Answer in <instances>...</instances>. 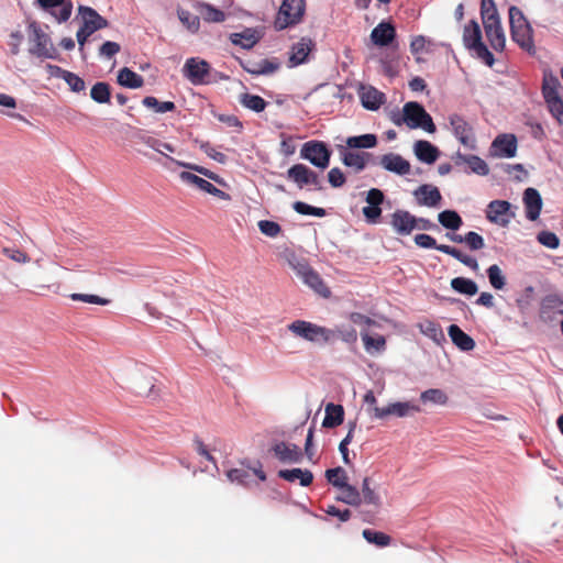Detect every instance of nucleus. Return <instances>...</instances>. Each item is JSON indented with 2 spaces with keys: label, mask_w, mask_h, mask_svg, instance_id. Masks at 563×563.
Masks as SVG:
<instances>
[{
  "label": "nucleus",
  "mask_w": 563,
  "mask_h": 563,
  "mask_svg": "<svg viewBox=\"0 0 563 563\" xmlns=\"http://www.w3.org/2000/svg\"><path fill=\"white\" fill-rule=\"evenodd\" d=\"M550 112L552 115L563 124V99L561 97H556L549 100H545Z\"/></svg>",
  "instance_id": "63"
},
{
  "label": "nucleus",
  "mask_w": 563,
  "mask_h": 563,
  "mask_svg": "<svg viewBox=\"0 0 563 563\" xmlns=\"http://www.w3.org/2000/svg\"><path fill=\"white\" fill-rule=\"evenodd\" d=\"M258 229L264 235L269 238H276L282 231V228L277 222L269 220H261L258 222Z\"/></svg>",
  "instance_id": "64"
},
{
  "label": "nucleus",
  "mask_w": 563,
  "mask_h": 563,
  "mask_svg": "<svg viewBox=\"0 0 563 563\" xmlns=\"http://www.w3.org/2000/svg\"><path fill=\"white\" fill-rule=\"evenodd\" d=\"M463 43L475 57L483 60L487 66L492 67L494 65V55L484 44L481 26L475 20H471L465 24L463 30Z\"/></svg>",
  "instance_id": "3"
},
{
  "label": "nucleus",
  "mask_w": 563,
  "mask_h": 563,
  "mask_svg": "<svg viewBox=\"0 0 563 563\" xmlns=\"http://www.w3.org/2000/svg\"><path fill=\"white\" fill-rule=\"evenodd\" d=\"M180 179L187 184L194 185L200 190L208 192L211 187V183L189 172H181L179 175Z\"/></svg>",
  "instance_id": "55"
},
{
  "label": "nucleus",
  "mask_w": 563,
  "mask_h": 563,
  "mask_svg": "<svg viewBox=\"0 0 563 563\" xmlns=\"http://www.w3.org/2000/svg\"><path fill=\"white\" fill-rule=\"evenodd\" d=\"M362 534H363V538L368 543H373L380 548L388 547L391 542V538L388 534L380 532V531H376V530H372V529H364Z\"/></svg>",
  "instance_id": "51"
},
{
  "label": "nucleus",
  "mask_w": 563,
  "mask_h": 563,
  "mask_svg": "<svg viewBox=\"0 0 563 563\" xmlns=\"http://www.w3.org/2000/svg\"><path fill=\"white\" fill-rule=\"evenodd\" d=\"M523 203L526 208V217L530 221H536L542 209V198L534 188H527L523 192Z\"/></svg>",
  "instance_id": "24"
},
{
  "label": "nucleus",
  "mask_w": 563,
  "mask_h": 563,
  "mask_svg": "<svg viewBox=\"0 0 563 563\" xmlns=\"http://www.w3.org/2000/svg\"><path fill=\"white\" fill-rule=\"evenodd\" d=\"M278 477H280L289 483H294L298 479L299 484L303 487L311 485V483L313 481L312 472L309 470H301V468L280 470L278 472Z\"/></svg>",
  "instance_id": "33"
},
{
  "label": "nucleus",
  "mask_w": 563,
  "mask_h": 563,
  "mask_svg": "<svg viewBox=\"0 0 563 563\" xmlns=\"http://www.w3.org/2000/svg\"><path fill=\"white\" fill-rule=\"evenodd\" d=\"M345 143L349 148H373L377 145V137L375 134L350 136Z\"/></svg>",
  "instance_id": "41"
},
{
  "label": "nucleus",
  "mask_w": 563,
  "mask_h": 563,
  "mask_svg": "<svg viewBox=\"0 0 563 563\" xmlns=\"http://www.w3.org/2000/svg\"><path fill=\"white\" fill-rule=\"evenodd\" d=\"M253 475L257 476L261 481L266 479V474L262 470V464L257 462V466L253 468H231L227 472V476L231 482H235L241 485H247L249 479L251 478V472Z\"/></svg>",
  "instance_id": "29"
},
{
  "label": "nucleus",
  "mask_w": 563,
  "mask_h": 563,
  "mask_svg": "<svg viewBox=\"0 0 563 563\" xmlns=\"http://www.w3.org/2000/svg\"><path fill=\"white\" fill-rule=\"evenodd\" d=\"M29 30L31 31V46L29 48L30 54L38 58L55 59L58 53L54 47L49 35L45 33L36 22L30 23Z\"/></svg>",
  "instance_id": "6"
},
{
  "label": "nucleus",
  "mask_w": 563,
  "mask_h": 563,
  "mask_svg": "<svg viewBox=\"0 0 563 563\" xmlns=\"http://www.w3.org/2000/svg\"><path fill=\"white\" fill-rule=\"evenodd\" d=\"M142 103L146 108L153 109L157 113L170 112L176 109L173 101H159L155 97L147 96L142 100Z\"/></svg>",
  "instance_id": "50"
},
{
  "label": "nucleus",
  "mask_w": 563,
  "mask_h": 563,
  "mask_svg": "<svg viewBox=\"0 0 563 563\" xmlns=\"http://www.w3.org/2000/svg\"><path fill=\"white\" fill-rule=\"evenodd\" d=\"M38 5L46 11H51V13L56 18V20L60 22H66L73 11L71 1L66 0H36Z\"/></svg>",
  "instance_id": "21"
},
{
  "label": "nucleus",
  "mask_w": 563,
  "mask_h": 563,
  "mask_svg": "<svg viewBox=\"0 0 563 563\" xmlns=\"http://www.w3.org/2000/svg\"><path fill=\"white\" fill-rule=\"evenodd\" d=\"M48 67L52 70H55L59 75V77L63 78L68 84V86L70 87V89L74 92H80V91L85 90L86 85H85L84 79H81L76 74L65 70V69H62L58 66L49 65Z\"/></svg>",
  "instance_id": "39"
},
{
  "label": "nucleus",
  "mask_w": 563,
  "mask_h": 563,
  "mask_svg": "<svg viewBox=\"0 0 563 563\" xmlns=\"http://www.w3.org/2000/svg\"><path fill=\"white\" fill-rule=\"evenodd\" d=\"M314 48V42L309 37H302L292 45L289 62L291 66L305 63L310 52Z\"/></svg>",
  "instance_id": "26"
},
{
  "label": "nucleus",
  "mask_w": 563,
  "mask_h": 563,
  "mask_svg": "<svg viewBox=\"0 0 563 563\" xmlns=\"http://www.w3.org/2000/svg\"><path fill=\"white\" fill-rule=\"evenodd\" d=\"M296 272L301 280L318 295L323 298H329L331 296V290L325 285L321 276L310 266L307 264H298V266H296Z\"/></svg>",
  "instance_id": "11"
},
{
  "label": "nucleus",
  "mask_w": 563,
  "mask_h": 563,
  "mask_svg": "<svg viewBox=\"0 0 563 563\" xmlns=\"http://www.w3.org/2000/svg\"><path fill=\"white\" fill-rule=\"evenodd\" d=\"M390 224L400 235H409L416 229V217L409 211L397 209L390 216Z\"/></svg>",
  "instance_id": "20"
},
{
  "label": "nucleus",
  "mask_w": 563,
  "mask_h": 563,
  "mask_svg": "<svg viewBox=\"0 0 563 563\" xmlns=\"http://www.w3.org/2000/svg\"><path fill=\"white\" fill-rule=\"evenodd\" d=\"M422 334L430 338L435 343H441L445 340L441 325L432 320L424 319L417 324Z\"/></svg>",
  "instance_id": "36"
},
{
  "label": "nucleus",
  "mask_w": 563,
  "mask_h": 563,
  "mask_svg": "<svg viewBox=\"0 0 563 563\" xmlns=\"http://www.w3.org/2000/svg\"><path fill=\"white\" fill-rule=\"evenodd\" d=\"M371 479L365 477L362 483V501L367 505L378 507L380 505V498L378 494L371 487Z\"/></svg>",
  "instance_id": "52"
},
{
  "label": "nucleus",
  "mask_w": 563,
  "mask_h": 563,
  "mask_svg": "<svg viewBox=\"0 0 563 563\" xmlns=\"http://www.w3.org/2000/svg\"><path fill=\"white\" fill-rule=\"evenodd\" d=\"M420 206L437 207L441 199V192L438 187L432 185H421L413 192Z\"/></svg>",
  "instance_id": "25"
},
{
  "label": "nucleus",
  "mask_w": 563,
  "mask_h": 563,
  "mask_svg": "<svg viewBox=\"0 0 563 563\" xmlns=\"http://www.w3.org/2000/svg\"><path fill=\"white\" fill-rule=\"evenodd\" d=\"M396 37V30L389 22H380L371 33V40L378 46L389 45Z\"/></svg>",
  "instance_id": "28"
},
{
  "label": "nucleus",
  "mask_w": 563,
  "mask_h": 563,
  "mask_svg": "<svg viewBox=\"0 0 563 563\" xmlns=\"http://www.w3.org/2000/svg\"><path fill=\"white\" fill-rule=\"evenodd\" d=\"M509 24L512 41L518 44L522 51L533 56L537 52L533 40V29L523 12L516 5L509 8Z\"/></svg>",
  "instance_id": "1"
},
{
  "label": "nucleus",
  "mask_w": 563,
  "mask_h": 563,
  "mask_svg": "<svg viewBox=\"0 0 563 563\" xmlns=\"http://www.w3.org/2000/svg\"><path fill=\"white\" fill-rule=\"evenodd\" d=\"M560 81L552 74H544L543 82H542V95L544 100H549L556 97H560L559 93Z\"/></svg>",
  "instance_id": "45"
},
{
  "label": "nucleus",
  "mask_w": 563,
  "mask_h": 563,
  "mask_svg": "<svg viewBox=\"0 0 563 563\" xmlns=\"http://www.w3.org/2000/svg\"><path fill=\"white\" fill-rule=\"evenodd\" d=\"M434 43L432 40L426 37L424 35L413 36L410 42V52L413 55H418L421 53H431Z\"/></svg>",
  "instance_id": "49"
},
{
  "label": "nucleus",
  "mask_w": 563,
  "mask_h": 563,
  "mask_svg": "<svg viewBox=\"0 0 563 563\" xmlns=\"http://www.w3.org/2000/svg\"><path fill=\"white\" fill-rule=\"evenodd\" d=\"M239 64L245 71L255 76L274 74L280 67V64L275 58L261 60L239 58Z\"/></svg>",
  "instance_id": "19"
},
{
  "label": "nucleus",
  "mask_w": 563,
  "mask_h": 563,
  "mask_svg": "<svg viewBox=\"0 0 563 563\" xmlns=\"http://www.w3.org/2000/svg\"><path fill=\"white\" fill-rule=\"evenodd\" d=\"M287 328L296 336L312 343H329L338 336L334 330L305 320H296Z\"/></svg>",
  "instance_id": "4"
},
{
  "label": "nucleus",
  "mask_w": 563,
  "mask_h": 563,
  "mask_svg": "<svg viewBox=\"0 0 563 563\" xmlns=\"http://www.w3.org/2000/svg\"><path fill=\"white\" fill-rule=\"evenodd\" d=\"M464 243L471 251H478L485 246L484 239L481 234L474 231L467 232L463 236Z\"/></svg>",
  "instance_id": "62"
},
{
  "label": "nucleus",
  "mask_w": 563,
  "mask_h": 563,
  "mask_svg": "<svg viewBox=\"0 0 563 563\" xmlns=\"http://www.w3.org/2000/svg\"><path fill=\"white\" fill-rule=\"evenodd\" d=\"M490 152L496 157H514L517 152L516 136L514 134H500L496 136L492 143Z\"/></svg>",
  "instance_id": "18"
},
{
  "label": "nucleus",
  "mask_w": 563,
  "mask_h": 563,
  "mask_svg": "<svg viewBox=\"0 0 563 563\" xmlns=\"http://www.w3.org/2000/svg\"><path fill=\"white\" fill-rule=\"evenodd\" d=\"M306 11V0H284L274 22L276 30L298 24Z\"/></svg>",
  "instance_id": "7"
},
{
  "label": "nucleus",
  "mask_w": 563,
  "mask_h": 563,
  "mask_svg": "<svg viewBox=\"0 0 563 563\" xmlns=\"http://www.w3.org/2000/svg\"><path fill=\"white\" fill-rule=\"evenodd\" d=\"M361 336H362V340H363V343H364V346H365L366 351H368V352H372V351L379 352V351H383L385 349L386 340H385V338L383 335L372 336L367 332H362Z\"/></svg>",
  "instance_id": "54"
},
{
  "label": "nucleus",
  "mask_w": 563,
  "mask_h": 563,
  "mask_svg": "<svg viewBox=\"0 0 563 563\" xmlns=\"http://www.w3.org/2000/svg\"><path fill=\"white\" fill-rule=\"evenodd\" d=\"M1 252L11 261L20 264H26L31 261V257L27 255V253L20 249L4 246L2 247Z\"/></svg>",
  "instance_id": "61"
},
{
  "label": "nucleus",
  "mask_w": 563,
  "mask_h": 563,
  "mask_svg": "<svg viewBox=\"0 0 563 563\" xmlns=\"http://www.w3.org/2000/svg\"><path fill=\"white\" fill-rule=\"evenodd\" d=\"M154 389H155V385L153 383V377H144L135 383V391L140 396H144V397L156 396L157 393Z\"/></svg>",
  "instance_id": "59"
},
{
  "label": "nucleus",
  "mask_w": 563,
  "mask_h": 563,
  "mask_svg": "<svg viewBox=\"0 0 563 563\" xmlns=\"http://www.w3.org/2000/svg\"><path fill=\"white\" fill-rule=\"evenodd\" d=\"M449 121L455 137L463 145L473 148L474 135L472 125L459 114H451Z\"/></svg>",
  "instance_id": "13"
},
{
  "label": "nucleus",
  "mask_w": 563,
  "mask_h": 563,
  "mask_svg": "<svg viewBox=\"0 0 563 563\" xmlns=\"http://www.w3.org/2000/svg\"><path fill=\"white\" fill-rule=\"evenodd\" d=\"M379 164L384 169L401 176L409 174L411 169L410 163L396 153L383 155L379 159Z\"/></svg>",
  "instance_id": "22"
},
{
  "label": "nucleus",
  "mask_w": 563,
  "mask_h": 563,
  "mask_svg": "<svg viewBox=\"0 0 563 563\" xmlns=\"http://www.w3.org/2000/svg\"><path fill=\"white\" fill-rule=\"evenodd\" d=\"M342 155V162L345 166L353 168L356 173L362 172L371 157L369 153L366 152H352L344 147H340Z\"/></svg>",
  "instance_id": "27"
},
{
  "label": "nucleus",
  "mask_w": 563,
  "mask_h": 563,
  "mask_svg": "<svg viewBox=\"0 0 563 563\" xmlns=\"http://www.w3.org/2000/svg\"><path fill=\"white\" fill-rule=\"evenodd\" d=\"M405 118L407 126L410 129H423L429 133L435 132V125L432 121L431 115L424 110V108L416 102L409 101L404 106Z\"/></svg>",
  "instance_id": "8"
},
{
  "label": "nucleus",
  "mask_w": 563,
  "mask_h": 563,
  "mask_svg": "<svg viewBox=\"0 0 563 563\" xmlns=\"http://www.w3.org/2000/svg\"><path fill=\"white\" fill-rule=\"evenodd\" d=\"M487 219L501 227H507L515 217L511 211V203L506 200H493L489 202L486 212Z\"/></svg>",
  "instance_id": "12"
},
{
  "label": "nucleus",
  "mask_w": 563,
  "mask_h": 563,
  "mask_svg": "<svg viewBox=\"0 0 563 563\" xmlns=\"http://www.w3.org/2000/svg\"><path fill=\"white\" fill-rule=\"evenodd\" d=\"M420 400L423 402V404H427V402H432L434 405H441V406H444L446 405L448 400H449V397L448 395L441 390V389H438V388H430V389H427L424 391H422L420 394Z\"/></svg>",
  "instance_id": "47"
},
{
  "label": "nucleus",
  "mask_w": 563,
  "mask_h": 563,
  "mask_svg": "<svg viewBox=\"0 0 563 563\" xmlns=\"http://www.w3.org/2000/svg\"><path fill=\"white\" fill-rule=\"evenodd\" d=\"M451 287L463 295L474 296L478 291L476 283L465 277H455L451 280Z\"/></svg>",
  "instance_id": "42"
},
{
  "label": "nucleus",
  "mask_w": 563,
  "mask_h": 563,
  "mask_svg": "<svg viewBox=\"0 0 563 563\" xmlns=\"http://www.w3.org/2000/svg\"><path fill=\"white\" fill-rule=\"evenodd\" d=\"M110 85L103 81L96 82L90 90V97L98 103L110 102Z\"/></svg>",
  "instance_id": "48"
},
{
  "label": "nucleus",
  "mask_w": 563,
  "mask_h": 563,
  "mask_svg": "<svg viewBox=\"0 0 563 563\" xmlns=\"http://www.w3.org/2000/svg\"><path fill=\"white\" fill-rule=\"evenodd\" d=\"M420 407L416 406L409 401L405 402H394L388 405L387 407H377L373 408L375 418L384 419L387 416L394 415L397 417H406L413 412H420Z\"/></svg>",
  "instance_id": "17"
},
{
  "label": "nucleus",
  "mask_w": 563,
  "mask_h": 563,
  "mask_svg": "<svg viewBox=\"0 0 563 563\" xmlns=\"http://www.w3.org/2000/svg\"><path fill=\"white\" fill-rule=\"evenodd\" d=\"M438 220L445 229L459 230L463 224L462 218L454 210H444L439 213Z\"/></svg>",
  "instance_id": "44"
},
{
  "label": "nucleus",
  "mask_w": 563,
  "mask_h": 563,
  "mask_svg": "<svg viewBox=\"0 0 563 563\" xmlns=\"http://www.w3.org/2000/svg\"><path fill=\"white\" fill-rule=\"evenodd\" d=\"M300 156L313 166L325 169L330 164L331 151L322 141H309L302 145Z\"/></svg>",
  "instance_id": "10"
},
{
  "label": "nucleus",
  "mask_w": 563,
  "mask_h": 563,
  "mask_svg": "<svg viewBox=\"0 0 563 563\" xmlns=\"http://www.w3.org/2000/svg\"><path fill=\"white\" fill-rule=\"evenodd\" d=\"M287 178L294 181L299 189L322 190L323 184L320 176L303 164H295L287 170Z\"/></svg>",
  "instance_id": "9"
},
{
  "label": "nucleus",
  "mask_w": 563,
  "mask_h": 563,
  "mask_svg": "<svg viewBox=\"0 0 563 563\" xmlns=\"http://www.w3.org/2000/svg\"><path fill=\"white\" fill-rule=\"evenodd\" d=\"M199 19H203L209 23H219L225 20V13L209 3L199 2L196 4Z\"/></svg>",
  "instance_id": "37"
},
{
  "label": "nucleus",
  "mask_w": 563,
  "mask_h": 563,
  "mask_svg": "<svg viewBox=\"0 0 563 563\" xmlns=\"http://www.w3.org/2000/svg\"><path fill=\"white\" fill-rule=\"evenodd\" d=\"M210 70L209 64L199 58H188L184 65V75L194 84L199 85L205 82V78Z\"/></svg>",
  "instance_id": "15"
},
{
  "label": "nucleus",
  "mask_w": 563,
  "mask_h": 563,
  "mask_svg": "<svg viewBox=\"0 0 563 563\" xmlns=\"http://www.w3.org/2000/svg\"><path fill=\"white\" fill-rule=\"evenodd\" d=\"M362 104L365 109L375 111L385 102V95L376 88L362 87L360 91Z\"/></svg>",
  "instance_id": "30"
},
{
  "label": "nucleus",
  "mask_w": 563,
  "mask_h": 563,
  "mask_svg": "<svg viewBox=\"0 0 563 563\" xmlns=\"http://www.w3.org/2000/svg\"><path fill=\"white\" fill-rule=\"evenodd\" d=\"M555 313L563 314V299L558 295L544 297L540 306V319L544 322L554 320Z\"/></svg>",
  "instance_id": "23"
},
{
  "label": "nucleus",
  "mask_w": 563,
  "mask_h": 563,
  "mask_svg": "<svg viewBox=\"0 0 563 563\" xmlns=\"http://www.w3.org/2000/svg\"><path fill=\"white\" fill-rule=\"evenodd\" d=\"M415 243L422 247V249H435L444 254H448L459 262L463 263L467 267H470L472 271L477 272L479 268V265L476 261V258L464 254L459 249L446 245V244H437V241L434 238H432L429 234L420 233L415 236Z\"/></svg>",
  "instance_id": "5"
},
{
  "label": "nucleus",
  "mask_w": 563,
  "mask_h": 563,
  "mask_svg": "<svg viewBox=\"0 0 563 563\" xmlns=\"http://www.w3.org/2000/svg\"><path fill=\"white\" fill-rule=\"evenodd\" d=\"M78 11L82 18V25L80 26L88 34H93L96 31L108 26V21L101 16L95 9L86 5H79Z\"/></svg>",
  "instance_id": "16"
},
{
  "label": "nucleus",
  "mask_w": 563,
  "mask_h": 563,
  "mask_svg": "<svg viewBox=\"0 0 563 563\" xmlns=\"http://www.w3.org/2000/svg\"><path fill=\"white\" fill-rule=\"evenodd\" d=\"M180 22L190 31L197 32L200 26L199 16L191 14L189 11L184 9L177 10Z\"/></svg>",
  "instance_id": "57"
},
{
  "label": "nucleus",
  "mask_w": 563,
  "mask_h": 563,
  "mask_svg": "<svg viewBox=\"0 0 563 563\" xmlns=\"http://www.w3.org/2000/svg\"><path fill=\"white\" fill-rule=\"evenodd\" d=\"M344 409L341 405L329 402L325 406V417L322 421L323 428H335L343 423Z\"/></svg>",
  "instance_id": "34"
},
{
  "label": "nucleus",
  "mask_w": 563,
  "mask_h": 563,
  "mask_svg": "<svg viewBox=\"0 0 563 563\" xmlns=\"http://www.w3.org/2000/svg\"><path fill=\"white\" fill-rule=\"evenodd\" d=\"M339 488L342 493L336 497V500L351 506H360L362 504L361 493L355 486L346 483L344 486H340Z\"/></svg>",
  "instance_id": "40"
},
{
  "label": "nucleus",
  "mask_w": 563,
  "mask_h": 563,
  "mask_svg": "<svg viewBox=\"0 0 563 563\" xmlns=\"http://www.w3.org/2000/svg\"><path fill=\"white\" fill-rule=\"evenodd\" d=\"M324 475L327 481L336 488L347 483V474L341 466L327 470Z\"/></svg>",
  "instance_id": "53"
},
{
  "label": "nucleus",
  "mask_w": 563,
  "mask_h": 563,
  "mask_svg": "<svg viewBox=\"0 0 563 563\" xmlns=\"http://www.w3.org/2000/svg\"><path fill=\"white\" fill-rule=\"evenodd\" d=\"M230 41L234 45L249 49L258 42V36L254 30L245 29L243 32L230 34Z\"/></svg>",
  "instance_id": "38"
},
{
  "label": "nucleus",
  "mask_w": 563,
  "mask_h": 563,
  "mask_svg": "<svg viewBox=\"0 0 563 563\" xmlns=\"http://www.w3.org/2000/svg\"><path fill=\"white\" fill-rule=\"evenodd\" d=\"M459 159L466 163L471 170L477 175L485 176L489 173L487 163L476 155H459Z\"/></svg>",
  "instance_id": "43"
},
{
  "label": "nucleus",
  "mask_w": 563,
  "mask_h": 563,
  "mask_svg": "<svg viewBox=\"0 0 563 563\" xmlns=\"http://www.w3.org/2000/svg\"><path fill=\"white\" fill-rule=\"evenodd\" d=\"M448 333L454 345H456L460 350L467 352L475 347V341L459 325L451 324L448 329Z\"/></svg>",
  "instance_id": "32"
},
{
  "label": "nucleus",
  "mask_w": 563,
  "mask_h": 563,
  "mask_svg": "<svg viewBox=\"0 0 563 563\" xmlns=\"http://www.w3.org/2000/svg\"><path fill=\"white\" fill-rule=\"evenodd\" d=\"M292 208L296 212L303 214V216H314V217L322 218L327 213L323 208L313 207V206H310L302 201H296L292 205Z\"/></svg>",
  "instance_id": "58"
},
{
  "label": "nucleus",
  "mask_w": 563,
  "mask_h": 563,
  "mask_svg": "<svg viewBox=\"0 0 563 563\" xmlns=\"http://www.w3.org/2000/svg\"><path fill=\"white\" fill-rule=\"evenodd\" d=\"M69 298L73 301H82V302L100 305V306H107L110 303V299H107V298H103V297H100L97 295L74 292L69 296Z\"/></svg>",
  "instance_id": "60"
},
{
  "label": "nucleus",
  "mask_w": 563,
  "mask_h": 563,
  "mask_svg": "<svg viewBox=\"0 0 563 563\" xmlns=\"http://www.w3.org/2000/svg\"><path fill=\"white\" fill-rule=\"evenodd\" d=\"M271 451L279 462L285 464L299 463L302 460V452L300 448L292 443L284 441L276 442L272 446Z\"/></svg>",
  "instance_id": "14"
},
{
  "label": "nucleus",
  "mask_w": 563,
  "mask_h": 563,
  "mask_svg": "<svg viewBox=\"0 0 563 563\" xmlns=\"http://www.w3.org/2000/svg\"><path fill=\"white\" fill-rule=\"evenodd\" d=\"M240 103L254 112H262L267 106V102L262 97L249 92L240 96Z\"/></svg>",
  "instance_id": "46"
},
{
  "label": "nucleus",
  "mask_w": 563,
  "mask_h": 563,
  "mask_svg": "<svg viewBox=\"0 0 563 563\" xmlns=\"http://www.w3.org/2000/svg\"><path fill=\"white\" fill-rule=\"evenodd\" d=\"M117 81L119 85L130 89H137L144 85L143 77L128 67L119 70Z\"/></svg>",
  "instance_id": "35"
},
{
  "label": "nucleus",
  "mask_w": 563,
  "mask_h": 563,
  "mask_svg": "<svg viewBox=\"0 0 563 563\" xmlns=\"http://www.w3.org/2000/svg\"><path fill=\"white\" fill-rule=\"evenodd\" d=\"M481 15L490 46L497 52H503L506 46V36L493 0H482Z\"/></svg>",
  "instance_id": "2"
},
{
  "label": "nucleus",
  "mask_w": 563,
  "mask_h": 563,
  "mask_svg": "<svg viewBox=\"0 0 563 563\" xmlns=\"http://www.w3.org/2000/svg\"><path fill=\"white\" fill-rule=\"evenodd\" d=\"M487 275H488V279H489V283L490 285L495 288V289H503L506 285V278L505 276L503 275V272L500 269V267L496 264L494 265H490L487 269Z\"/></svg>",
  "instance_id": "56"
},
{
  "label": "nucleus",
  "mask_w": 563,
  "mask_h": 563,
  "mask_svg": "<svg viewBox=\"0 0 563 563\" xmlns=\"http://www.w3.org/2000/svg\"><path fill=\"white\" fill-rule=\"evenodd\" d=\"M417 158L426 164H433L439 157V150L429 141L419 140L413 145Z\"/></svg>",
  "instance_id": "31"
}]
</instances>
